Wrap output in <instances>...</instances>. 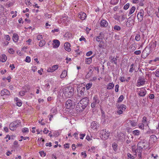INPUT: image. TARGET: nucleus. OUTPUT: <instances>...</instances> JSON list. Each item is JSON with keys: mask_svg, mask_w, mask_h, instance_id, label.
<instances>
[{"mask_svg": "<svg viewBox=\"0 0 159 159\" xmlns=\"http://www.w3.org/2000/svg\"><path fill=\"white\" fill-rule=\"evenodd\" d=\"M135 10V7H132L130 9L129 11V15H131L134 13Z\"/></svg>", "mask_w": 159, "mask_h": 159, "instance_id": "nucleus-31", "label": "nucleus"}, {"mask_svg": "<svg viewBox=\"0 0 159 159\" xmlns=\"http://www.w3.org/2000/svg\"><path fill=\"white\" fill-rule=\"evenodd\" d=\"M43 39V37L42 35H38L37 37V39L38 40H40L41 39Z\"/></svg>", "mask_w": 159, "mask_h": 159, "instance_id": "nucleus-51", "label": "nucleus"}, {"mask_svg": "<svg viewBox=\"0 0 159 159\" xmlns=\"http://www.w3.org/2000/svg\"><path fill=\"white\" fill-rule=\"evenodd\" d=\"M20 126L16 121L11 123L9 125V128L11 130H14L16 128Z\"/></svg>", "mask_w": 159, "mask_h": 159, "instance_id": "nucleus-7", "label": "nucleus"}, {"mask_svg": "<svg viewBox=\"0 0 159 159\" xmlns=\"http://www.w3.org/2000/svg\"><path fill=\"white\" fill-rule=\"evenodd\" d=\"M118 109L121 110H123V111H124L126 109L125 106L124 105H121L118 107Z\"/></svg>", "mask_w": 159, "mask_h": 159, "instance_id": "nucleus-29", "label": "nucleus"}, {"mask_svg": "<svg viewBox=\"0 0 159 159\" xmlns=\"http://www.w3.org/2000/svg\"><path fill=\"white\" fill-rule=\"evenodd\" d=\"M75 103L70 99L68 100L65 103V107L69 109H72L74 108Z\"/></svg>", "mask_w": 159, "mask_h": 159, "instance_id": "nucleus-3", "label": "nucleus"}, {"mask_svg": "<svg viewBox=\"0 0 159 159\" xmlns=\"http://www.w3.org/2000/svg\"><path fill=\"white\" fill-rule=\"evenodd\" d=\"M147 118L145 116H144L143 118V120H142V123H145L146 122Z\"/></svg>", "mask_w": 159, "mask_h": 159, "instance_id": "nucleus-63", "label": "nucleus"}, {"mask_svg": "<svg viewBox=\"0 0 159 159\" xmlns=\"http://www.w3.org/2000/svg\"><path fill=\"white\" fill-rule=\"evenodd\" d=\"M92 51H89L87 52L86 53V55L87 56H89L92 54Z\"/></svg>", "mask_w": 159, "mask_h": 159, "instance_id": "nucleus-64", "label": "nucleus"}, {"mask_svg": "<svg viewBox=\"0 0 159 159\" xmlns=\"http://www.w3.org/2000/svg\"><path fill=\"white\" fill-rule=\"evenodd\" d=\"M22 103L20 102H16V105L19 107H20L22 105Z\"/></svg>", "mask_w": 159, "mask_h": 159, "instance_id": "nucleus-61", "label": "nucleus"}, {"mask_svg": "<svg viewBox=\"0 0 159 159\" xmlns=\"http://www.w3.org/2000/svg\"><path fill=\"white\" fill-rule=\"evenodd\" d=\"M104 38V34L101 33L98 36L96 37V40L98 42H99L100 41V40H102Z\"/></svg>", "mask_w": 159, "mask_h": 159, "instance_id": "nucleus-16", "label": "nucleus"}, {"mask_svg": "<svg viewBox=\"0 0 159 159\" xmlns=\"http://www.w3.org/2000/svg\"><path fill=\"white\" fill-rule=\"evenodd\" d=\"M100 102V101L97 96H95L93 98V102L91 105V107H94L96 105L98 104Z\"/></svg>", "mask_w": 159, "mask_h": 159, "instance_id": "nucleus-6", "label": "nucleus"}, {"mask_svg": "<svg viewBox=\"0 0 159 159\" xmlns=\"http://www.w3.org/2000/svg\"><path fill=\"white\" fill-rule=\"evenodd\" d=\"M143 13L144 11L143 9L141 10L140 12L138 13L137 17L139 21L141 22L143 18Z\"/></svg>", "mask_w": 159, "mask_h": 159, "instance_id": "nucleus-11", "label": "nucleus"}, {"mask_svg": "<svg viewBox=\"0 0 159 159\" xmlns=\"http://www.w3.org/2000/svg\"><path fill=\"white\" fill-rule=\"evenodd\" d=\"M144 1V0H141L140 2L139 3V6H143Z\"/></svg>", "mask_w": 159, "mask_h": 159, "instance_id": "nucleus-59", "label": "nucleus"}, {"mask_svg": "<svg viewBox=\"0 0 159 159\" xmlns=\"http://www.w3.org/2000/svg\"><path fill=\"white\" fill-rule=\"evenodd\" d=\"M85 108L80 102H79L76 105L75 108L76 111L77 112L82 111Z\"/></svg>", "mask_w": 159, "mask_h": 159, "instance_id": "nucleus-10", "label": "nucleus"}, {"mask_svg": "<svg viewBox=\"0 0 159 159\" xmlns=\"http://www.w3.org/2000/svg\"><path fill=\"white\" fill-rule=\"evenodd\" d=\"M7 60V57L4 54H3L1 57L0 61L2 62H5Z\"/></svg>", "mask_w": 159, "mask_h": 159, "instance_id": "nucleus-26", "label": "nucleus"}, {"mask_svg": "<svg viewBox=\"0 0 159 159\" xmlns=\"http://www.w3.org/2000/svg\"><path fill=\"white\" fill-rule=\"evenodd\" d=\"M45 43H46L45 40H41L39 43V46L41 47H42L45 45Z\"/></svg>", "mask_w": 159, "mask_h": 159, "instance_id": "nucleus-30", "label": "nucleus"}, {"mask_svg": "<svg viewBox=\"0 0 159 159\" xmlns=\"http://www.w3.org/2000/svg\"><path fill=\"white\" fill-rule=\"evenodd\" d=\"M98 47L99 48L102 49H105L106 46L105 43L104 41H100V42Z\"/></svg>", "mask_w": 159, "mask_h": 159, "instance_id": "nucleus-17", "label": "nucleus"}, {"mask_svg": "<svg viewBox=\"0 0 159 159\" xmlns=\"http://www.w3.org/2000/svg\"><path fill=\"white\" fill-rule=\"evenodd\" d=\"M141 52L140 50H138L135 51L134 53L136 55H139L141 53Z\"/></svg>", "mask_w": 159, "mask_h": 159, "instance_id": "nucleus-54", "label": "nucleus"}, {"mask_svg": "<svg viewBox=\"0 0 159 159\" xmlns=\"http://www.w3.org/2000/svg\"><path fill=\"white\" fill-rule=\"evenodd\" d=\"M85 88L82 86L78 87L77 91L78 96L81 97L84 95Z\"/></svg>", "mask_w": 159, "mask_h": 159, "instance_id": "nucleus-4", "label": "nucleus"}, {"mask_svg": "<svg viewBox=\"0 0 159 159\" xmlns=\"http://www.w3.org/2000/svg\"><path fill=\"white\" fill-rule=\"evenodd\" d=\"M25 61L27 62H30V57L27 56L25 59Z\"/></svg>", "mask_w": 159, "mask_h": 159, "instance_id": "nucleus-52", "label": "nucleus"}, {"mask_svg": "<svg viewBox=\"0 0 159 159\" xmlns=\"http://www.w3.org/2000/svg\"><path fill=\"white\" fill-rule=\"evenodd\" d=\"M91 127L93 129H96L98 126V125L95 121L92 122L91 124Z\"/></svg>", "mask_w": 159, "mask_h": 159, "instance_id": "nucleus-23", "label": "nucleus"}, {"mask_svg": "<svg viewBox=\"0 0 159 159\" xmlns=\"http://www.w3.org/2000/svg\"><path fill=\"white\" fill-rule=\"evenodd\" d=\"M92 83H89L88 84H87L86 85L87 89L88 90L89 89L92 87Z\"/></svg>", "mask_w": 159, "mask_h": 159, "instance_id": "nucleus-35", "label": "nucleus"}, {"mask_svg": "<svg viewBox=\"0 0 159 159\" xmlns=\"http://www.w3.org/2000/svg\"><path fill=\"white\" fill-rule=\"evenodd\" d=\"M145 82L144 78L141 77H139L137 81L138 85L137 86H139L143 85L145 84Z\"/></svg>", "mask_w": 159, "mask_h": 159, "instance_id": "nucleus-12", "label": "nucleus"}, {"mask_svg": "<svg viewBox=\"0 0 159 159\" xmlns=\"http://www.w3.org/2000/svg\"><path fill=\"white\" fill-rule=\"evenodd\" d=\"M9 67L11 68V70H12L15 68L14 65L13 64H11L9 66Z\"/></svg>", "mask_w": 159, "mask_h": 159, "instance_id": "nucleus-53", "label": "nucleus"}, {"mask_svg": "<svg viewBox=\"0 0 159 159\" xmlns=\"http://www.w3.org/2000/svg\"><path fill=\"white\" fill-rule=\"evenodd\" d=\"M64 47L65 50L68 52H70L71 51L70 44L69 43H65L64 44Z\"/></svg>", "mask_w": 159, "mask_h": 159, "instance_id": "nucleus-19", "label": "nucleus"}, {"mask_svg": "<svg viewBox=\"0 0 159 159\" xmlns=\"http://www.w3.org/2000/svg\"><path fill=\"white\" fill-rule=\"evenodd\" d=\"M93 57H91L87 58L86 59L85 62L86 64H89L91 63L92 62V58Z\"/></svg>", "mask_w": 159, "mask_h": 159, "instance_id": "nucleus-28", "label": "nucleus"}, {"mask_svg": "<svg viewBox=\"0 0 159 159\" xmlns=\"http://www.w3.org/2000/svg\"><path fill=\"white\" fill-rule=\"evenodd\" d=\"M140 131L138 130H135L133 131V133L134 135H138L139 134Z\"/></svg>", "mask_w": 159, "mask_h": 159, "instance_id": "nucleus-33", "label": "nucleus"}, {"mask_svg": "<svg viewBox=\"0 0 159 159\" xmlns=\"http://www.w3.org/2000/svg\"><path fill=\"white\" fill-rule=\"evenodd\" d=\"M114 29L115 30L119 31L120 30V27L118 25H115L114 26Z\"/></svg>", "mask_w": 159, "mask_h": 159, "instance_id": "nucleus-39", "label": "nucleus"}, {"mask_svg": "<svg viewBox=\"0 0 159 159\" xmlns=\"http://www.w3.org/2000/svg\"><path fill=\"white\" fill-rule=\"evenodd\" d=\"M101 134L102 138L106 139L109 137L110 132L108 131H107L106 130H103L101 131Z\"/></svg>", "mask_w": 159, "mask_h": 159, "instance_id": "nucleus-8", "label": "nucleus"}, {"mask_svg": "<svg viewBox=\"0 0 159 159\" xmlns=\"http://www.w3.org/2000/svg\"><path fill=\"white\" fill-rule=\"evenodd\" d=\"M128 157V159H134L135 157V156H133L129 153H128L127 154Z\"/></svg>", "mask_w": 159, "mask_h": 159, "instance_id": "nucleus-38", "label": "nucleus"}, {"mask_svg": "<svg viewBox=\"0 0 159 159\" xmlns=\"http://www.w3.org/2000/svg\"><path fill=\"white\" fill-rule=\"evenodd\" d=\"M86 16V14L83 12H81L78 15L79 17L82 20H84Z\"/></svg>", "mask_w": 159, "mask_h": 159, "instance_id": "nucleus-15", "label": "nucleus"}, {"mask_svg": "<svg viewBox=\"0 0 159 159\" xmlns=\"http://www.w3.org/2000/svg\"><path fill=\"white\" fill-rule=\"evenodd\" d=\"M129 3H127L126 4H125L124 6V9L125 10L129 8Z\"/></svg>", "mask_w": 159, "mask_h": 159, "instance_id": "nucleus-44", "label": "nucleus"}, {"mask_svg": "<svg viewBox=\"0 0 159 159\" xmlns=\"http://www.w3.org/2000/svg\"><path fill=\"white\" fill-rule=\"evenodd\" d=\"M137 91L138 93V94L141 97H144L147 93L146 89L143 88L141 89L137 88Z\"/></svg>", "mask_w": 159, "mask_h": 159, "instance_id": "nucleus-5", "label": "nucleus"}, {"mask_svg": "<svg viewBox=\"0 0 159 159\" xmlns=\"http://www.w3.org/2000/svg\"><path fill=\"white\" fill-rule=\"evenodd\" d=\"M25 92L24 91H21L19 93V94L21 96H23L25 95Z\"/></svg>", "mask_w": 159, "mask_h": 159, "instance_id": "nucleus-48", "label": "nucleus"}, {"mask_svg": "<svg viewBox=\"0 0 159 159\" xmlns=\"http://www.w3.org/2000/svg\"><path fill=\"white\" fill-rule=\"evenodd\" d=\"M112 147L114 151H116L117 150V145L116 143H113L112 144Z\"/></svg>", "mask_w": 159, "mask_h": 159, "instance_id": "nucleus-37", "label": "nucleus"}, {"mask_svg": "<svg viewBox=\"0 0 159 159\" xmlns=\"http://www.w3.org/2000/svg\"><path fill=\"white\" fill-rule=\"evenodd\" d=\"M58 65H56L53 66L52 68V69L53 70V71H54L56 70L58 68Z\"/></svg>", "mask_w": 159, "mask_h": 159, "instance_id": "nucleus-43", "label": "nucleus"}, {"mask_svg": "<svg viewBox=\"0 0 159 159\" xmlns=\"http://www.w3.org/2000/svg\"><path fill=\"white\" fill-rule=\"evenodd\" d=\"M9 92L7 89H4L2 90L1 93V95L2 96L4 95H9L10 94Z\"/></svg>", "mask_w": 159, "mask_h": 159, "instance_id": "nucleus-21", "label": "nucleus"}, {"mask_svg": "<svg viewBox=\"0 0 159 159\" xmlns=\"http://www.w3.org/2000/svg\"><path fill=\"white\" fill-rule=\"evenodd\" d=\"M49 132V130L46 128H44L43 130V132L46 134H47Z\"/></svg>", "mask_w": 159, "mask_h": 159, "instance_id": "nucleus-62", "label": "nucleus"}, {"mask_svg": "<svg viewBox=\"0 0 159 159\" xmlns=\"http://www.w3.org/2000/svg\"><path fill=\"white\" fill-rule=\"evenodd\" d=\"M40 155L41 156H42L43 155V156L45 157L46 155V154L45 153H44V152L41 151L39 152Z\"/></svg>", "mask_w": 159, "mask_h": 159, "instance_id": "nucleus-55", "label": "nucleus"}, {"mask_svg": "<svg viewBox=\"0 0 159 159\" xmlns=\"http://www.w3.org/2000/svg\"><path fill=\"white\" fill-rule=\"evenodd\" d=\"M89 102L88 98L85 97L83 98L80 102L83 106V107L86 108L89 103Z\"/></svg>", "mask_w": 159, "mask_h": 159, "instance_id": "nucleus-9", "label": "nucleus"}, {"mask_svg": "<svg viewBox=\"0 0 159 159\" xmlns=\"http://www.w3.org/2000/svg\"><path fill=\"white\" fill-rule=\"evenodd\" d=\"M19 39V37L18 35L16 34H14L13 35V41L15 42H17Z\"/></svg>", "mask_w": 159, "mask_h": 159, "instance_id": "nucleus-22", "label": "nucleus"}, {"mask_svg": "<svg viewBox=\"0 0 159 159\" xmlns=\"http://www.w3.org/2000/svg\"><path fill=\"white\" fill-rule=\"evenodd\" d=\"M114 85L113 83H109L107 86V89H111L114 87Z\"/></svg>", "mask_w": 159, "mask_h": 159, "instance_id": "nucleus-27", "label": "nucleus"}, {"mask_svg": "<svg viewBox=\"0 0 159 159\" xmlns=\"http://www.w3.org/2000/svg\"><path fill=\"white\" fill-rule=\"evenodd\" d=\"M63 93L66 98H70L73 94L74 89L71 87H66L62 89Z\"/></svg>", "mask_w": 159, "mask_h": 159, "instance_id": "nucleus-1", "label": "nucleus"}, {"mask_svg": "<svg viewBox=\"0 0 159 159\" xmlns=\"http://www.w3.org/2000/svg\"><path fill=\"white\" fill-rule=\"evenodd\" d=\"M130 124L132 126L135 127L137 125V123L134 120H129Z\"/></svg>", "mask_w": 159, "mask_h": 159, "instance_id": "nucleus-32", "label": "nucleus"}, {"mask_svg": "<svg viewBox=\"0 0 159 159\" xmlns=\"http://www.w3.org/2000/svg\"><path fill=\"white\" fill-rule=\"evenodd\" d=\"M110 61L111 63H114L115 64L117 65V59L116 58H115L114 57L110 56L109 57Z\"/></svg>", "mask_w": 159, "mask_h": 159, "instance_id": "nucleus-20", "label": "nucleus"}, {"mask_svg": "<svg viewBox=\"0 0 159 159\" xmlns=\"http://www.w3.org/2000/svg\"><path fill=\"white\" fill-rule=\"evenodd\" d=\"M155 76L157 77H159V70L157 69L154 72Z\"/></svg>", "mask_w": 159, "mask_h": 159, "instance_id": "nucleus-42", "label": "nucleus"}, {"mask_svg": "<svg viewBox=\"0 0 159 159\" xmlns=\"http://www.w3.org/2000/svg\"><path fill=\"white\" fill-rule=\"evenodd\" d=\"M60 43L59 41L57 39H54L53 40V47L54 48H57L59 46Z\"/></svg>", "mask_w": 159, "mask_h": 159, "instance_id": "nucleus-14", "label": "nucleus"}, {"mask_svg": "<svg viewBox=\"0 0 159 159\" xmlns=\"http://www.w3.org/2000/svg\"><path fill=\"white\" fill-rule=\"evenodd\" d=\"M143 148H142L141 147H138V148L136 149H135V154L134 155L136 154V153L138 152V156L139 157H141V153L142 152L143 149Z\"/></svg>", "mask_w": 159, "mask_h": 159, "instance_id": "nucleus-13", "label": "nucleus"}, {"mask_svg": "<svg viewBox=\"0 0 159 159\" xmlns=\"http://www.w3.org/2000/svg\"><path fill=\"white\" fill-rule=\"evenodd\" d=\"M67 71L65 70H64L61 75H60V77L61 78H65L67 75Z\"/></svg>", "mask_w": 159, "mask_h": 159, "instance_id": "nucleus-25", "label": "nucleus"}, {"mask_svg": "<svg viewBox=\"0 0 159 159\" xmlns=\"http://www.w3.org/2000/svg\"><path fill=\"white\" fill-rule=\"evenodd\" d=\"M138 146L139 147H141L143 148L144 149H146L149 146V144L146 140H143L138 143Z\"/></svg>", "mask_w": 159, "mask_h": 159, "instance_id": "nucleus-2", "label": "nucleus"}, {"mask_svg": "<svg viewBox=\"0 0 159 159\" xmlns=\"http://www.w3.org/2000/svg\"><path fill=\"white\" fill-rule=\"evenodd\" d=\"M119 86L118 84H116L115 86V91L116 92H118L119 91Z\"/></svg>", "mask_w": 159, "mask_h": 159, "instance_id": "nucleus-49", "label": "nucleus"}, {"mask_svg": "<svg viewBox=\"0 0 159 159\" xmlns=\"http://www.w3.org/2000/svg\"><path fill=\"white\" fill-rule=\"evenodd\" d=\"M156 41H155L151 43V47L153 48H155L156 47Z\"/></svg>", "mask_w": 159, "mask_h": 159, "instance_id": "nucleus-50", "label": "nucleus"}, {"mask_svg": "<svg viewBox=\"0 0 159 159\" xmlns=\"http://www.w3.org/2000/svg\"><path fill=\"white\" fill-rule=\"evenodd\" d=\"M157 139V138L155 135H152L150 136V140L153 143H155Z\"/></svg>", "mask_w": 159, "mask_h": 159, "instance_id": "nucleus-24", "label": "nucleus"}, {"mask_svg": "<svg viewBox=\"0 0 159 159\" xmlns=\"http://www.w3.org/2000/svg\"><path fill=\"white\" fill-rule=\"evenodd\" d=\"M22 130L23 133L28 132L29 131L28 129L27 128H23Z\"/></svg>", "mask_w": 159, "mask_h": 159, "instance_id": "nucleus-45", "label": "nucleus"}, {"mask_svg": "<svg viewBox=\"0 0 159 159\" xmlns=\"http://www.w3.org/2000/svg\"><path fill=\"white\" fill-rule=\"evenodd\" d=\"M93 66H90L89 67V73H90L91 74H92L93 73Z\"/></svg>", "mask_w": 159, "mask_h": 159, "instance_id": "nucleus-36", "label": "nucleus"}, {"mask_svg": "<svg viewBox=\"0 0 159 159\" xmlns=\"http://www.w3.org/2000/svg\"><path fill=\"white\" fill-rule=\"evenodd\" d=\"M138 126L139 128L140 129H143L144 128V124L143 123L139 124Z\"/></svg>", "mask_w": 159, "mask_h": 159, "instance_id": "nucleus-46", "label": "nucleus"}, {"mask_svg": "<svg viewBox=\"0 0 159 159\" xmlns=\"http://www.w3.org/2000/svg\"><path fill=\"white\" fill-rule=\"evenodd\" d=\"M140 39V36L139 34H136L135 37V39L137 41H139Z\"/></svg>", "mask_w": 159, "mask_h": 159, "instance_id": "nucleus-40", "label": "nucleus"}, {"mask_svg": "<svg viewBox=\"0 0 159 159\" xmlns=\"http://www.w3.org/2000/svg\"><path fill=\"white\" fill-rule=\"evenodd\" d=\"M154 95L153 94H152L149 95V98L150 99H152L154 98Z\"/></svg>", "mask_w": 159, "mask_h": 159, "instance_id": "nucleus-56", "label": "nucleus"}, {"mask_svg": "<svg viewBox=\"0 0 159 159\" xmlns=\"http://www.w3.org/2000/svg\"><path fill=\"white\" fill-rule=\"evenodd\" d=\"M134 64H132L131 65H130V68L129 69V71L130 72H132L134 70V68L133 67H134Z\"/></svg>", "mask_w": 159, "mask_h": 159, "instance_id": "nucleus-41", "label": "nucleus"}, {"mask_svg": "<svg viewBox=\"0 0 159 159\" xmlns=\"http://www.w3.org/2000/svg\"><path fill=\"white\" fill-rule=\"evenodd\" d=\"M56 112L57 110L55 108H53L51 110V112L52 113H56Z\"/></svg>", "mask_w": 159, "mask_h": 159, "instance_id": "nucleus-47", "label": "nucleus"}, {"mask_svg": "<svg viewBox=\"0 0 159 159\" xmlns=\"http://www.w3.org/2000/svg\"><path fill=\"white\" fill-rule=\"evenodd\" d=\"M124 98V96L122 95H120L119 98L118 99L117 102H121Z\"/></svg>", "mask_w": 159, "mask_h": 159, "instance_id": "nucleus-34", "label": "nucleus"}, {"mask_svg": "<svg viewBox=\"0 0 159 159\" xmlns=\"http://www.w3.org/2000/svg\"><path fill=\"white\" fill-rule=\"evenodd\" d=\"M100 24L101 27H106L107 26V22L105 20H102L101 21Z\"/></svg>", "mask_w": 159, "mask_h": 159, "instance_id": "nucleus-18", "label": "nucleus"}, {"mask_svg": "<svg viewBox=\"0 0 159 159\" xmlns=\"http://www.w3.org/2000/svg\"><path fill=\"white\" fill-rule=\"evenodd\" d=\"M69 143H67L64 145V148H69Z\"/></svg>", "mask_w": 159, "mask_h": 159, "instance_id": "nucleus-60", "label": "nucleus"}, {"mask_svg": "<svg viewBox=\"0 0 159 159\" xmlns=\"http://www.w3.org/2000/svg\"><path fill=\"white\" fill-rule=\"evenodd\" d=\"M8 52L9 53L13 54L14 53V50L12 48H10L9 49Z\"/></svg>", "mask_w": 159, "mask_h": 159, "instance_id": "nucleus-57", "label": "nucleus"}, {"mask_svg": "<svg viewBox=\"0 0 159 159\" xmlns=\"http://www.w3.org/2000/svg\"><path fill=\"white\" fill-rule=\"evenodd\" d=\"M123 110H121L119 109L117 111V113L119 114L120 115L123 113Z\"/></svg>", "mask_w": 159, "mask_h": 159, "instance_id": "nucleus-58", "label": "nucleus"}]
</instances>
